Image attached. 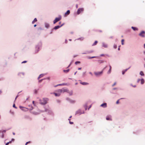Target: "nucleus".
<instances>
[{
    "mask_svg": "<svg viewBox=\"0 0 145 145\" xmlns=\"http://www.w3.org/2000/svg\"><path fill=\"white\" fill-rule=\"evenodd\" d=\"M32 103H33V105L34 106H35V101H33Z\"/></svg>",
    "mask_w": 145,
    "mask_h": 145,
    "instance_id": "obj_39",
    "label": "nucleus"
},
{
    "mask_svg": "<svg viewBox=\"0 0 145 145\" xmlns=\"http://www.w3.org/2000/svg\"><path fill=\"white\" fill-rule=\"evenodd\" d=\"M140 74L141 76H144V74L142 71H140Z\"/></svg>",
    "mask_w": 145,
    "mask_h": 145,
    "instance_id": "obj_21",
    "label": "nucleus"
},
{
    "mask_svg": "<svg viewBox=\"0 0 145 145\" xmlns=\"http://www.w3.org/2000/svg\"><path fill=\"white\" fill-rule=\"evenodd\" d=\"M80 63V62L78 61H76L75 62V64L76 65H77L78 64Z\"/></svg>",
    "mask_w": 145,
    "mask_h": 145,
    "instance_id": "obj_26",
    "label": "nucleus"
},
{
    "mask_svg": "<svg viewBox=\"0 0 145 145\" xmlns=\"http://www.w3.org/2000/svg\"><path fill=\"white\" fill-rule=\"evenodd\" d=\"M89 73L91 74H92V73L91 72H90Z\"/></svg>",
    "mask_w": 145,
    "mask_h": 145,
    "instance_id": "obj_62",
    "label": "nucleus"
},
{
    "mask_svg": "<svg viewBox=\"0 0 145 145\" xmlns=\"http://www.w3.org/2000/svg\"><path fill=\"white\" fill-rule=\"evenodd\" d=\"M67 40H65V43H67Z\"/></svg>",
    "mask_w": 145,
    "mask_h": 145,
    "instance_id": "obj_43",
    "label": "nucleus"
},
{
    "mask_svg": "<svg viewBox=\"0 0 145 145\" xmlns=\"http://www.w3.org/2000/svg\"><path fill=\"white\" fill-rule=\"evenodd\" d=\"M81 84L83 85H87L88 84V83L87 82H81Z\"/></svg>",
    "mask_w": 145,
    "mask_h": 145,
    "instance_id": "obj_17",
    "label": "nucleus"
},
{
    "mask_svg": "<svg viewBox=\"0 0 145 145\" xmlns=\"http://www.w3.org/2000/svg\"><path fill=\"white\" fill-rule=\"evenodd\" d=\"M72 91L71 92V95H72Z\"/></svg>",
    "mask_w": 145,
    "mask_h": 145,
    "instance_id": "obj_59",
    "label": "nucleus"
},
{
    "mask_svg": "<svg viewBox=\"0 0 145 145\" xmlns=\"http://www.w3.org/2000/svg\"><path fill=\"white\" fill-rule=\"evenodd\" d=\"M72 117V116H71L69 117V118H71Z\"/></svg>",
    "mask_w": 145,
    "mask_h": 145,
    "instance_id": "obj_63",
    "label": "nucleus"
},
{
    "mask_svg": "<svg viewBox=\"0 0 145 145\" xmlns=\"http://www.w3.org/2000/svg\"><path fill=\"white\" fill-rule=\"evenodd\" d=\"M68 92L69 91L67 89L62 88L56 90L57 93H54V94L56 96H59L61 93H63L65 92Z\"/></svg>",
    "mask_w": 145,
    "mask_h": 145,
    "instance_id": "obj_1",
    "label": "nucleus"
},
{
    "mask_svg": "<svg viewBox=\"0 0 145 145\" xmlns=\"http://www.w3.org/2000/svg\"><path fill=\"white\" fill-rule=\"evenodd\" d=\"M20 108L23 111H27L28 110V109L27 108L23 107L21 106H20Z\"/></svg>",
    "mask_w": 145,
    "mask_h": 145,
    "instance_id": "obj_7",
    "label": "nucleus"
},
{
    "mask_svg": "<svg viewBox=\"0 0 145 145\" xmlns=\"http://www.w3.org/2000/svg\"><path fill=\"white\" fill-rule=\"evenodd\" d=\"M30 142V141H29V142H26V143H25V145H27L28 143H29Z\"/></svg>",
    "mask_w": 145,
    "mask_h": 145,
    "instance_id": "obj_35",
    "label": "nucleus"
},
{
    "mask_svg": "<svg viewBox=\"0 0 145 145\" xmlns=\"http://www.w3.org/2000/svg\"><path fill=\"white\" fill-rule=\"evenodd\" d=\"M144 48H145V43L144 44Z\"/></svg>",
    "mask_w": 145,
    "mask_h": 145,
    "instance_id": "obj_51",
    "label": "nucleus"
},
{
    "mask_svg": "<svg viewBox=\"0 0 145 145\" xmlns=\"http://www.w3.org/2000/svg\"><path fill=\"white\" fill-rule=\"evenodd\" d=\"M0 137L2 138H4V134H3V133H2V134L0 136Z\"/></svg>",
    "mask_w": 145,
    "mask_h": 145,
    "instance_id": "obj_25",
    "label": "nucleus"
},
{
    "mask_svg": "<svg viewBox=\"0 0 145 145\" xmlns=\"http://www.w3.org/2000/svg\"><path fill=\"white\" fill-rule=\"evenodd\" d=\"M69 123L70 124H72L73 123V122H71V121H69Z\"/></svg>",
    "mask_w": 145,
    "mask_h": 145,
    "instance_id": "obj_33",
    "label": "nucleus"
},
{
    "mask_svg": "<svg viewBox=\"0 0 145 145\" xmlns=\"http://www.w3.org/2000/svg\"><path fill=\"white\" fill-rule=\"evenodd\" d=\"M11 143V141H9V142H8L6 144H5V145H8V144H10V143Z\"/></svg>",
    "mask_w": 145,
    "mask_h": 145,
    "instance_id": "obj_23",
    "label": "nucleus"
},
{
    "mask_svg": "<svg viewBox=\"0 0 145 145\" xmlns=\"http://www.w3.org/2000/svg\"><path fill=\"white\" fill-rule=\"evenodd\" d=\"M76 72H75V73H74V75H75V74H76Z\"/></svg>",
    "mask_w": 145,
    "mask_h": 145,
    "instance_id": "obj_61",
    "label": "nucleus"
},
{
    "mask_svg": "<svg viewBox=\"0 0 145 145\" xmlns=\"http://www.w3.org/2000/svg\"><path fill=\"white\" fill-rule=\"evenodd\" d=\"M29 108H28V109H29L30 110H31L32 109H33V107L31 105H29Z\"/></svg>",
    "mask_w": 145,
    "mask_h": 145,
    "instance_id": "obj_16",
    "label": "nucleus"
},
{
    "mask_svg": "<svg viewBox=\"0 0 145 145\" xmlns=\"http://www.w3.org/2000/svg\"><path fill=\"white\" fill-rule=\"evenodd\" d=\"M145 31H142L139 34V35L142 37H145Z\"/></svg>",
    "mask_w": 145,
    "mask_h": 145,
    "instance_id": "obj_5",
    "label": "nucleus"
},
{
    "mask_svg": "<svg viewBox=\"0 0 145 145\" xmlns=\"http://www.w3.org/2000/svg\"><path fill=\"white\" fill-rule=\"evenodd\" d=\"M63 24H62V25H61V26H59V25H57V26H55L54 28V29H57L59 28H60V27H61L62 26H63Z\"/></svg>",
    "mask_w": 145,
    "mask_h": 145,
    "instance_id": "obj_9",
    "label": "nucleus"
},
{
    "mask_svg": "<svg viewBox=\"0 0 145 145\" xmlns=\"http://www.w3.org/2000/svg\"><path fill=\"white\" fill-rule=\"evenodd\" d=\"M81 68H78V70H81Z\"/></svg>",
    "mask_w": 145,
    "mask_h": 145,
    "instance_id": "obj_46",
    "label": "nucleus"
},
{
    "mask_svg": "<svg viewBox=\"0 0 145 145\" xmlns=\"http://www.w3.org/2000/svg\"><path fill=\"white\" fill-rule=\"evenodd\" d=\"M68 120H69V121H70V118H69V119H68Z\"/></svg>",
    "mask_w": 145,
    "mask_h": 145,
    "instance_id": "obj_60",
    "label": "nucleus"
},
{
    "mask_svg": "<svg viewBox=\"0 0 145 145\" xmlns=\"http://www.w3.org/2000/svg\"><path fill=\"white\" fill-rule=\"evenodd\" d=\"M2 133V131L1 130H0V133Z\"/></svg>",
    "mask_w": 145,
    "mask_h": 145,
    "instance_id": "obj_48",
    "label": "nucleus"
},
{
    "mask_svg": "<svg viewBox=\"0 0 145 145\" xmlns=\"http://www.w3.org/2000/svg\"><path fill=\"white\" fill-rule=\"evenodd\" d=\"M37 26V25L36 24H35L34 25V27H35L36 26Z\"/></svg>",
    "mask_w": 145,
    "mask_h": 145,
    "instance_id": "obj_50",
    "label": "nucleus"
},
{
    "mask_svg": "<svg viewBox=\"0 0 145 145\" xmlns=\"http://www.w3.org/2000/svg\"><path fill=\"white\" fill-rule=\"evenodd\" d=\"M116 84V82H115L112 85V86H114Z\"/></svg>",
    "mask_w": 145,
    "mask_h": 145,
    "instance_id": "obj_37",
    "label": "nucleus"
},
{
    "mask_svg": "<svg viewBox=\"0 0 145 145\" xmlns=\"http://www.w3.org/2000/svg\"><path fill=\"white\" fill-rule=\"evenodd\" d=\"M120 50V48H118V50Z\"/></svg>",
    "mask_w": 145,
    "mask_h": 145,
    "instance_id": "obj_57",
    "label": "nucleus"
},
{
    "mask_svg": "<svg viewBox=\"0 0 145 145\" xmlns=\"http://www.w3.org/2000/svg\"><path fill=\"white\" fill-rule=\"evenodd\" d=\"M103 70L101 72H94L96 76H99L102 75L103 72Z\"/></svg>",
    "mask_w": 145,
    "mask_h": 145,
    "instance_id": "obj_3",
    "label": "nucleus"
},
{
    "mask_svg": "<svg viewBox=\"0 0 145 145\" xmlns=\"http://www.w3.org/2000/svg\"><path fill=\"white\" fill-rule=\"evenodd\" d=\"M127 69H126L125 71H125V72H126L127 71Z\"/></svg>",
    "mask_w": 145,
    "mask_h": 145,
    "instance_id": "obj_53",
    "label": "nucleus"
},
{
    "mask_svg": "<svg viewBox=\"0 0 145 145\" xmlns=\"http://www.w3.org/2000/svg\"><path fill=\"white\" fill-rule=\"evenodd\" d=\"M61 22H59V24H61Z\"/></svg>",
    "mask_w": 145,
    "mask_h": 145,
    "instance_id": "obj_64",
    "label": "nucleus"
},
{
    "mask_svg": "<svg viewBox=\"0 0 145 145\" xmlns=\"http://www.w3.org/2000/svg\"><path fill=\"white\" fill-rule=\"evenodd\" d=\"M103 46L105 48H106L108 46L105 43H103Z\"/></svg>",
    "mask_w": 145,
    "mask_h": 145,
    "instance_id": "obj_15",
    "label": "nucleus"
},
{
    "mask_svg": "<svg viewBox=\"0 0 145 145\" xmlns=\"http://www.w3.org/2000/svg\"><path fill=\"white\" fill-rule=\"evenodd\" d=\"M131 28L134 30V31H136V30H138V28L134 27H132Z\"/></svg>",
    "mask_w": 145,
    "mask_h": 145,
    "instance_id": "obj_13",
    "label": "nucleus"
},
{
    "mask_svg": "<svg viewBox=\"0 0 145 145\" xmlns=\"http://www.w3.org/2000/svg\"><path fill=\"white\" fill-rule=\"evenodd\" d=\"M61 85V84H59V85H57V86H60V85Z\"/></svg>",
    "mask_w": 145,
    "mask_h": 145,
    "instance_id": "obj_54",
    "label": "nucleus"
},
{
    "mask_svg": "<svg viewBox=\"0 0 145 145\" xmlns=\"http://www.w3.org/2000/svg\"><path fill=\"white\" fill-rule=\"evenodd\" d=\"M99 63H102V62H103L102 61H101V60H99Z\"/></svg>",
    "mask_w": 145,
    "mask_h": 145,
    "instance_id": "obj_38",
    "label": "nucleus"
},
{
    "mask_svg": "<svg viewBox=\"0 0 145 145\" xmlns=\"http://www.w3.org/2000/svg\"><path fill=\"white\" fill-rule=\"evenodd\" d=\"M119 103V100H118L117 102H116V104H118Z\"/></svg>",
    "mask_w": 145,
    "mask_h": 145,
    "instance_id": "obj_42",
    "label": "nucleus"
},
{
    "mask_svg": "<svg viewBox=\"0 0 145 145\" xmlns=\"http://www.w3.org/2000/svg\"><path fill=\"white\" fill-rule=\"evenodd\" d=\"M27 62V61H23L22 62V63H26Z\"/></svg>",
    "mask_w": 145,
    "mask_h": 145,
    "instance_id": "obj_31",
    "label": "nucleus"
},
{
    "mask_svg": "<svg viewBox=\"0 0 145 145\" xmlns=\"http://www.w3.org/2000/svg\"><path fill=\"white\" fill-rule=\"evenodd\" d=\"M110 69H111V66H110Z\"/></svg>",
    "mask_w": 145,
    "mask_h": 145,
    "instance_id": "obj_49",
    "label": "nucleus"
},
{
    "mask_svg": "<svg viewBox=\"0 0 145 145\" xmlns=\"http://www.w3.org/2000/svg\"><path fill=\"white\" fill-rule=\"evenodd\" d=\"M111 72V69H110L108 71V73L110 74V73Z\"/></svg>",
    "mask_w": 145,
    "mask_h": 145,
    "instance_id": "obj_27",
    "label": "nucleus"
},
{
    "mask_svg": "<svg viewBox=\"0 0 145 145\" xmlns=\"http://www.w3.org/2000/svg\"><path fill=\"white\" fill-rule=\"evenodd\" d=\"M42 80V79H41L39 80V82H41Z\"/></svg>",
    "mask_w": 145,
    "mask_h": 145,
    "instance_id": "obj_36",
    "label": "nucleus"
},
{
    "mask_svg": "<svg viewBox=\"0 0 145 145\" xmlns=\"http://www.w3.org/2000/svg\"><path fill=\"white\" fill-rule=\"evenodd\" d=\"M141 80V84H144V80L143 79H142L140 80Z\"/></svg>",
    "mask_w": 145,
    "mask_h": 145,
    "instance_id": "obj_19",
    "label": "nucleus"
},
{
    "mask_svg": "<svg viewBox=\"0 0 145 145\" xmlns=\"http://www.w3.org/2000/svg\"><path fill=\"white\" fill-rule=\"evenodd\" d=\"M69 71V69H68L66 70H64L63 72H68Z\"/></svg>",
    "mask_w": 145,
    "mask_h": 145,
    "instance_id": "obj_22",
    "label": "nucleus"
},
{
    "mask_svg": "<svg viewBox=\"0 0 145 145\" xmlns=\"http://www.w3.org/2000/svg\"><path fill=\"white\" fill-rule=\"evenodd\" d=\"M98 42L97 41H95L93 44H92V46H95L97 44Z\"/></svg>",
    "mask_w": 145,
    "mask_h": 145,
    "instance_id": "obj_20",
    "label": "nucleus"
},
{
    "mask_svg": "<svg viewBox=\"0 0 145 145\" xmlns=\"http://www.w3.org/2000/svg\"><path fill=\"white\" fill-rule=\"evenodd\" d=\"M140 80V79H138V80H137V82H139Z\"/></svg>",
    "mask_w": 145,
    "mask_h": 145,
    "instance_id": "obj_40",
    "label": "nucleus"
},
{
    "mask_svg": "<svg viewBox=\"0 0 145 145\" xmlns=\"http://www.w3.org/2000/svg\"><path fill=\"white\" fill-rule=\"evenodd\" d=\"M70 13V11L69 10H68L67 12L65 13V16H66L67 15H68Z\"/></svg>",
    "mask_w": 145,
    "mask_h": 145,
    "instance_id": "obj_11",
    "label": "nucleus"
},
{
    "mask_svg": "<svg viewBox=\"0 0 145 145\" xmlns=\"http://www.w3.org/2000/svg\"><path fill=\"white\" fill-rule=\"evenodd\" d=\"M14 138H12L11 140V142L12 141H14Z\"/></svg>",
    "mask_w": 145,
    "mask_h": 145,
    "instance_id": "obj_41",
    "label": "nucleus"
},
{
    "mask_svg": "<svg viewBox=\"0 0 145 145\" xmlns=\"http://www.w3.org/2000/svg\"><path fill=\"white\" fill-rule=\"evenodd\" d=\"M34 114H35V115H36L37 114V113H34Z\"/></svg>",
    "mask_w": 145,
    "mask_h": 145,
    "instance_id": "obj_58",
    "label": "nucleus"
},
{
    "mask_svg": "<svg viewBox=\"0 0 145 145\" xmlns=\"http://www.w3.org/2000/svg\"><path fill=\"white\" fill-rule=\"evenodd\" d=\"M13 135H14L15 134V133H13Z\"/></svg>",
    "mask_w": 145,
    "mask_h": 145,
    "instance_id": "obj_55",
    "label": "nucleus"
},
{
    "mask_svg": "<svg viewBox=\"0 0 145 145\" xmlns=\"http://www.w3.org/2000/svg\"><path fill=\"white\" fill-rule=\"evenodd\" d=\"M106 119L107 120H110V121L112 120V118H106Z\"/></svg>",
    "mask_w": 145,
    "mask_h": 145,
    "instance_id": "obj_29",
    "label": "nucleus"
},
{
    "mask_svg": "<svg viewBox=\"0 0 145 145\" xmlns=\"http://www.w3.org/2000/svg\"><path fill=\"white\" fill-rule=\"evenodd\" d=\"M45 25L46 27L47 28H49V25L48 24L46 23L45 24Z\"/></svg>",
    "mask_w": 145,
    "mask_h": 145,
    "instance_id": "obj_14",
    "label": "nucleus"
},
{
    "mask_svg": "<svg viewBox=\"0 0 145 145\" xmlns=\"http://www.w3.org/2000/svg\"><path fill=\"white\" fill-rule=\"evenodd\" d=\"M124 39H123L121 40V44L122 45L124 44Z\"/></svg>",
    "mask_w": 145,
    "mask_h": 145,
    "instance_id": "obj_24",
    "label": "nucleus"
},
{
    "mask_svg": "<svg viewBox=\"0 0 145 145\" xmlns=\"http://www.w3.org/2000/svg\"><path fill=\"white\" fill-rule=\"evenodd\" d=\"M101 106L104 108H105L107 106V104L106 103H103L101 105Z\"/></svg>",
    "mask_w": 145,
    "mask_h": 145,
    "instance_id": "obj_10",
    "label": "nucleus"
},
{
    "mask_svg": "<svg viewBox=\"0 0 145 145\" xmlns=\"http://www.w3.org/2000/svg\"><path fill=\"white\" fill-rule=\"evenodd\" d=\"M125 71H123V72H122V74H123L125 73Z\"/></svg>",
    "mask_w": 145,
    "mask_h": 145,
    "instance_id": "obj_45",
    "label": "nucleus"
},
{
    "mask_svg": "<svg viewBox=\"0 0 145 145\" xmlns=\"http://www.w3.org/2000/svg\"><path fill=\"white\" fill-rule=\"evenodd\" d=\"M95 57V56H93V57H89L88 58L89 59H91V58H95V57Z\"/></svg>",
    "mask_w": 145,
    "mask_h": 145,
    "instance_id": "obj_32",
    "label": "nucleus"
},
{
    "mask_svg": "<svg viewBox=\"0 0 145 145\" xmlns=\"http://www.w3.org/2000/svg\"><path fill=\"white\" fill-rule=\"evenodd\" d=\"M2 92L1 91V90H0V94H1Z\"/></svg>",
    "mask_w": 145,
    "mask_h": 145,
    "instance_id": "obj_47",
    "label": "nucleus"
},
{
    "mask_svg": "<svg viewBox=\"0 0 145 145\" xmlns=\"http://www.w3.org/2000/svg\"><path fill=\"white\" fill-rule=\"evenodd\" d=\"M127 69H126L125 71H125V72H126L127 71Z\"/></svg>",
    "mask_w": 145,
    "mask_h": 145,
    "instance_id": "obj_52",
    "label": "nucleus"
},
{
    "mask_svg": "<svg viewBox=\"0 0 145 145\" xmlns=\"http://www.w3.org/2000/svg\"><path fill=\"white\" fill-rule=\"evenodd\" d=\"M13 107H14L16 108H17V107H16L15 104H14L13 106Z\"/></svg>",
    "mask_w": 145,
    "mask_h": 145,
    "instance_id": "obj_34",
    "label": "nucleus"
},
{
    "mask_svg": "<svg viewBox=\"0 0 145 145\" xmlns=\"http://www.w3.org/2000/svg\"><path fill=\"white\" fill-rule=\"evenodd\" d=\"M47 99L43 98L42 99H40L39 101H40V103L41 104L44 105L46 104L47 102Z\"/></svg>",
    "mask_w": 145,
    "mask_h": 145,
    "instance_id": "obj_2",
    "label": "nucleus"
},
{
    "mask_svg": "<svg viewBox=\"0 0 145 145\" xmlns=\"http://www.w3.org/2000/svg\"><path fill=\"white\" fill-rule=\"evenodd\" d=\"M84 113V111H82L80 110H79L76 111V114L79 115L82 114H83Z\"/></svg>",
    "mask_w": 145,
    "mask_h": 145,
    "instance_id": "obj_6",
    "label": "nucleus"
},
{
    "mask_svg": "<svg viewBox=\"0 0 145 145\" xmlns=\"http://www.w3.org/2000/svg\"><path fill=\"white\" fill-rule=\"evenodd\" d=\"M117 45L116 44H114V48L116 49L117 48Z\"/></svg>",
    "mask_w": 145,
    "mask_h": 145,
    "instance_id": "obj_30",
    "label": "nucleus"
},
{
    "mask_svg": "<svg viewBox=\"0 0 145 145\" xmlns=\"http://www.w3.org/2000/svg\"><path fill=\"white\" fill-rule=\"evenodd\" d=\"M61 17H60L58 18H56L54 21L53 22L54 24H56L57 22L59 21L61 19Z\"/></svg>",
    "mask_w": 145,
    "mask_h": 145,
    "instance_id": "obj_4",
    "label": "nucleus"
},
{
    "mask_svg": "<svg viewBox=\"0 0 145 145\" xmlns=\"http://www.w3.org/2000/svg\"><path fill=\"white\" fill-rule=\"evenodd\" d=\"M37 21V20L36 18H35L34 20L32 21V23L34 24L35 22Z\"/></svg>",
    "mask_w": 145,
    "mask_h": 145,
    "instance_id": "obj_18",
    "label": "nucleus"
},
{
    "mask_svg": "<svg viewBox=\"0 0 145 145\" xmlns=\"http://www.w3.org/2000/svg\"><path fill=\"white\" fill-rule=\"evenodd\" d=\"M84 9L83 8H79L77 11V14H79L81 12L83 11Z\"/></svg>",
    "mask_w": 145,
    "mask_h": 145,
    "instance_id": "obj_8",
    "label": "nucleus"
},
{
    "mask_svg": "<svg viewBox=\"0 0 145 145\" xmlns=\"http://www.w3.org/2000/svg\"><path fill=\"white\" fill-rule=\"evenodd\" d=\"M44 75V74H40L39 76L38 77V79L39 80L40 78H41V77H42Z\"/></svg>",
    "mask_w": 145,
    "mask_h": 145,
    "instance_id": "obj_12",
    "label": "nucleus"
},
{
    "mask_svg": "<svg viewBox=\"0 0 145 145\" xmlns=\"http://www.w3.org/2000/svg\"><path fill=\"white\" fill-rule=\"evenodd\" d=\"M18 95L16 97V98H15V100H16L17 99V97H18Z\"/></svg>",
    "mask_w": 145,
    "mask_h": 145,
    "instance_id": "obj_44",
    "label": "nucleus"
},
{
    "mask_svg": "<svg viewBox=\"0 0 145 145\" xmlns=\"http://www.w3.org/2000/svg\"><path fill=\"white\" fill-rule=\"evenodd\" d=\"M103 55H103V54H102V55H101V56H103Z\"/></svg>",
    "mask_w": 145,
    "mask_h": 145,
    "instance_id": "obj_56",
    "label": "nucleus"
},
{
    "mask_svg": "<svg viewBox=\"0 0 145 145\" xmlns=\"http://www.w3.org/2000/svg\"><path fill=\"white\" fill-rule=\"evenodd\" d=\"M9 129H8L7 130H4L2 131V133H5L7 130H8Z\"/></svg>",
    "mask_w": 145,
    "mask_h": 145,
    "instance_id": "obj_28",
    "label": "nucleus"
}]
</instances>
